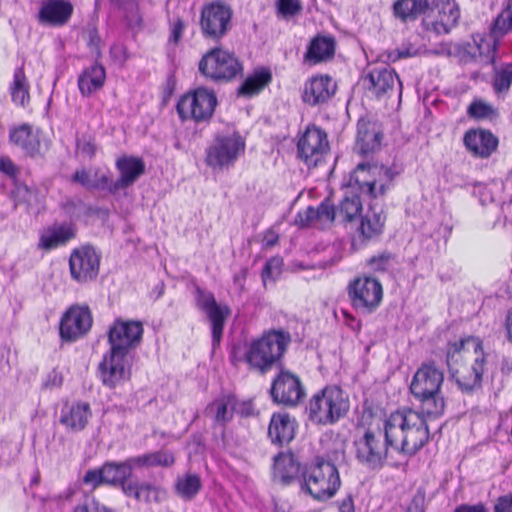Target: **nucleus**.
I'll return each instance as SVG.
<instances>
[{
	"label": "nucleus",
	"instance_id": "obj_1",
	"mask_svg": "<svg viewBox=\"0 0 512 512\" xmlns=\"http://www.w3.org/2000/svg\"><path fill=\"white\" fill-rule=\"evenodd\" d=\"M488 356L479 337L468 336L447 344L446 364L461 393L472 396L482 390Z\"/></svg>",
	"mask_w": 512,
	"mask_h": 512
},
{
	"label": "nucleus",
	"instance_id": "obj_2",
	"mask_svg": "<svg viewBox=\"0 0 512 512\" xmlns=\"http://www.w3.org/2000/svg\"><path fill=\"white\" fill-rule=\"evenodd\" d=\"M335 207L337 222L346 229L355 230L363 241L375 240L382 235L386 215L383 210L375 211L371 205L367 212L362 215L363 207L359 194L345 195Z\"/></svg>",
	"mask_w": 512,
	"mask_h": 512
},
{
	"label": "nucleus",
	"instance_id": "obj_3",
	"mask_svg": "<svg viewBox=\"0 0 512 512\" xmlns=\"http://www.w3.org/2000/svg\"><path fill=\"white\" fill-rule=\"evenodd\" d=\"M443 381V371L434 362H426L417 369L410 384V392L419 401L420 410L431 419L439 418L445 411V398L441 393Z\"/></svg>",
	"mask_w": 512,
	"mask_h": 512
},
{
	"label": "nucleus",
	"instance_id": "obj_4",
	"mask_svg": "<svg viewBox=\"0 0 512 512\" xmlns=\"http://www.w3.org/2000/svg\"><path fill=\"white\" fill-rule=\"evenodd\" d=\"M292 342L291 334L283 329H270L253 340L245 353L246 362L261 374L283 367L284 355Z\"/></svg>",
	"mask_w": 512,
	"mask_h": 512
},
{
	"label": "nucleus",
	"instance_id": "obj_5",
	"mask_svg": "<svg viewBox=\"0 0 512 512\" xmlns=\"http://www.w3.org/2000/svg\"><path fill=\"white\" fill-rule=\"evenodd\" d=\"M340 486V475L332 462L317 456L309 466L303 467L301 489L315 500L331 499Z\"/></svg>",
	"mask_w": 512,
	"mask_h": 512
},
{
	"label": "nucleus",
	"instance_id": "obj_6",
	"mask_svg": "<svg viewBox=\"0 0 512 512\" xmlns=\"http://www.w3.org/2000/svg\"><path fill=\"white\" fill-rule=\"evenodd\" d=\"M350 409L349 398L336 385L324 387L312 396L307 407L309 419L319 425H333L346 417Z\"/></svg>",
	"mask_w": 512,
	"mask_h": 512
},
{
	"label": "nucleus",
	"instance_id": "obj_7",
	"mask_svg": "<svg viewBox=\"0 0 512 512\" xmlns=\"http://www.w3.org/2000/svg\"><path fill=\"white\" fill-rule=\"evenodd\" d=\"M135 463L133 457L123 461H105L101 467L89 469L83 477V483L97 488L102 485L119 487L123 492V487L130 485L133 479V470Z\"/></svg>",
	"mask_w": 512,
	"mask_h": 512
},
{
	"label": "nucleus",
	"instance_id": "obj_8",
	"mask_svg": "<svg viewBox=\"0 0 512 512\" xmlns=\"http://www.w3.org/2000/svg\"><path fill=\"white\" fill-rule=\"evenodd\" d=\"M355 458L370 470H380L387 463L389 449L382 435V430L377 431L367 428L361 436L353 441Z\"/></svg>",
	"mask_w": 512,
	"mask_h": 512
},
{
	"label": "nucleus",
	"instance_id": "obj_9",
	"mask_svg": "<svg viewBox=\"0 0 512 512\" xmlns=\"http://www.w3.org/2000/svg\"><path fill=\"white\" fill-rule=\"evenodd\" d=\"M233 10L223 1L217 0L203 5L200 15V30L207 40L218 42L232 28Z\"/></svg>",
	"mask_w": 512,
	"mask_h": 512
},
{
	"label": "nucleus",
	"instance_id": "obj_10",
	"mask_svg": "<svg viewBox=\"0 0 512 512\" xmlns=\"http://www.w3.org/2000/svg\"><path fill=\"white\" fill-rule=\"evenodd\" d=\"M216 106L217 97L214 91L198 87L179 99L176 110L182 121L192 119L199 123L209 121Z\"/></svg>",
	"mask_w": 512,
	"mask_h": 512
},
{
	"label": "nucleus",
	"instance_id": "obj_11",
	"mask_svg": "<svg viewBox=\"0 0 512 512\" xmlns=\"http://www.w3.org/2000/svg\"><path fill=\"white\" fill-rule=\"evenodd\" d=\"M199 71L214 81H229L242 72L243 67L234 53L213 48L199 61Z\"/></svg>",
	"mask_w": 512,
	"mask_h": 512
},
{
	"label": "nucleus",
	"instance_id": "obj_12",
	"mask_svg": "<svg viewBox=\"0 0 512 512\" xmlns=\"http://www.w3.org/2000/svg\"><path fill=\"white\" fill-rule=\"evenodd\" d=\"M347 294L352 307L364 314H371L380 306L383 288L379 280L373 277H358L347 287Z\"/></svg>",
	"mask_w": 512,
	"mask_h": 512
},
{
	"label": "nucleus",
	"instance_id": "obj_13",
	"mask_svg": "<svg viewBox=\"0 0 512 512\" xmlns=\"http://www.w3.org/2000/svg\"><path fill=\"white\" fill-rule=\"evenodd\" d=\"M269 395L274 404L296 407L304 400L306 391L300 378L283 366L272 380Z\"/></svg>",
	"mask_w": 512,
	"mask_h": 512
},
{
	"label": "nucleus",
	"instance_id": "obj_14",
	"mask_svg": "<svg viewBox=\"0 0 512 512\" xmlns=\"http://www.w3.org/2000/svg\"><path fill=\"white\" fill-rule=\"evenodd\" d=\"M245 149V142L238 132L232 135H216L213 143L206 149V164L213 169L232 166L239 154Z\"/></svg>",
	"mask_w": 512,
	"mask_h": 512
},
{
	"label": "nucleus",
	"instance_id": "obj_15",
	"mask_svg": "<svg viewBox=\"0 0 512 512\" xmlns=\"http://www.w3.org/2000/svg\"><path fill=\"white\" fill-rule=\"evenodd\" d=\"M133 356L120 352L119 348L109 349L98 365V376L105 387L110 389L131 379Z\"/></svg>",
	"mask_w": 512,
	"mask_h": 512
},
{
	"label": "nucleus",
	"instance_id": "obj_16",
	"mask_svg": "<svg viewBox=\"0 0 512 512\" xmlns=\"http://www.w3.org/2000/svg\"><path fill=\"white\" fill-rule=\"evenodd\" d=\"M195 302L199 310L206 313L211 323L212 348L220 346L226 320L231 314L227 305H219L214 294L200 286L195 287Z\"/></svg>",
	"mask_w": 512,
	"mask_h": 512
},
{
	"label": "nucleus",
	"instance_id": "obj_17",
	"mask_svg": "<svg viewBox=\"0 0 512 512\" xmlns=\"http://www.w3.org/2000/svg\"><path fill=\"white\" fill-rule=\"evenodd\" d=\"M427 415L422 410L415 411L405 408L406 434L401 445V454L406 457L415 456L429 441L430 432Z\"/></svg>",
	"mask_w": 512,
	"mask_h": 512
},
{
	"label": "nucleus",
	"instance_id": "obj_18",
	"mask_svg": "<svg viewBox=\"0 0 512 512\" xmlns=\"http://www.w3.org/2000/svg\"><path fill=\"white\" fill-rule=\"evenodd\" d=\"M143 333L144 328L141 321L118 318L109 328L110 349L119 348L121 353L133 356V351L142 342Z\"/></svg>",
	"mask_w": 512,
	"mask_h": 512
},
{
	"label": "nucleus",
	"instance_id": "obj_19",
	"mask_svg": "<svg viewBox=\"0 0 512 512\" xmlns=\"http://www.w3.org/2000/svg\"><path fill=\"white\" fill-rule=\"evenodd\" d=\"M328 151L327 133L316 125H308L297 142L298 157L308 167H316Z\"/></svg>",
	"mask_w": 512,
	"mask_h": 512
},
{
	"label": "nucleus",
	"instance_id": "obj_20",
	"mask_svg": "<svg viewBox=\"0 0 512 512\" xmlns=\"http://www.w3.org/2000/svg\"><path fill=\"white\" fill-rule=\"evenodd\" d=\"M101 255L92 245L75 248L69 257V269L73 280L86 283L97 278Z\"/></svg>",
	"mask_w": 512,
	"mask_h": 512
},
{
	"label": "nucleus",
	"instance_id": "obj_21",
	"mask_svg": "<svg viewBox=\"0 0 512 512\" xmlns=\"http://www.w3.org/2000/svg\"><path fill=\"white\" fill-rule=\"evenodd\" d=\"M363 89L376 99L391 97L398 84L399 95L402 94V83L394 69L388 66L374 67L360 79Z\"/></svg>",
	"mask_w": 512,
	"mask_h": 512
},
{
	"label": "nucleus",
	"instance_id": "obj_22",
	"mask_svg": "<svg viewBox=\"0 0 512 512\" xmlns=\"http://www.w3.org/2000/svg\"><path fill=\"white\" fill-rule=\"evenodd\" d=\"M92 323V314L87 305H73L61 317L60 337L66 342H75L89 332Z\"/></svg>",
	"mask_w": 512,
	"mask_h": 512
},
{
	"label": "nucleus",
	"instance_id": "obj_23",
	"mask_svg": "<svg viewBox=\"0 0 512 512\" xmlns=\"http://www.w3.org/2000/svg\"><path fill=\"white\" fill-rule=\"evenodd\" d=\"M379 168L377 164L360 163L350 175L349 185L357 186L358 190L372 199L384 196L390 186L384 182L379 183Z\"/></svg>",
	"mask_w": 512,
	"mask_h": 512
},
{
	"label": "nucleus",
	"instance_id": "obj_24",
	"mask_svg": "<svg viewBox=\"0 0 512 512\" xmlns=\"http://www.w3.org/2000/svg\"><path fill=\"white\" fill-rule=\"evenodd\" d=\"M382 139L383 132L376 122L365 118L358 120L355 149L361 156L366 157L378 151Z\"/></svg>",
	"mask_w": 512,
	"mask_h": 512
},
{
	"label": "nucleus",
	"instance_id": "obj_25",
	"mask_svg": "<svg viewBox=\"0 0 512 512\" xmlns=\"http://www.w3.org/2000/svg\"><path fill=\"white\" fill-rule=\"evenodd\" d=\"M433 14V22L437 34H448L458 24L460 8L455 0H432L429 15Z\"/></svg>",
	"mask_w": 512,
	"mask_h": 512
},
{
	"label": "nucleus",
	"instance_id": "obj_26",
	"mask_svg": "<svg viewBox=\"0 0 512 512\" xmlns=\"http://www.w3.org/2000/svg\"><path fill=\"white\" fill-rule=\"evenodd\" d=\"M115 167L120 176L116 180L114 189L122 188V190H126L133 186L146 171V165L143 159L133 155H123L119 157L115 162Z\"/></svg>",
	"mask_w": 512,
	"mask_h": 512
},
{
	"label": "nucleus",
	"instance_id": "obj_27",
	"mask_svg": "<svg viewBox=\"0 0 512 512\" xmlns=\"http://www.w3.org/2000/svg\"><path fill=\"white\" fill-rule=\"evenodd\" d=\"M73 10L68 0H46L38 12V21L53 27L63 26L71 18Z\"/></svg>",
	"mask_w": 512,
	"mask_h": 512
},
{
	"label": "nucleus",
	"instance_id": "obj_28",
	"mask_svg": "<svg viewBox=\"0 0 512 512\" xmlns=\"http://www.w3.org/2000/svg\"><path fill=\"white\" fill-rule=\"evenodd\" d=\"M336 88V83L329 75L312 77L305 84L302 99L309 105H319L327 102L335 94Z\"/></svg>",
	"mask_w": 512,
	"mask_h": 512
},
{
	"label": "nucleus",
	"instance_id": "obj_29",
	"mask_svg": "<svg viewBox=\"0 0 512 512\" xmlns=\"http://www.w3.org/2000/svg\"><path fill=\"white\" fill-rule=\"evenodd\" d=\"M296 426V420L289 413L275 412L268 426V437L273 444L283 446L294 439Z\"/></svg>",
	"mask_w": 512,
	"mask_h": 512
},
{
	"label": "nucleus",
	"instance_id": "obj_30",
	"mask_svg": "<svg viewBox=\"0 0 512 512\" xmlns=\"http://www.w3.org/2000/svg\"><path fill=\"white\" fill-rule=\"evenodd\" d=\"M76 228L72 223H54L47 227L40 235L38 247L51 251L58 247L65 246L75 238Z\"/></svg>",
	"mask_w": 512,
	"mask_h": 512
},
{
	"label": "nucleus",
	"instance_id": "obj_31",
	"mask_svg": "<svg viewBox=\"0 0 512 512\" xmlns=\"http://www.w3.org/2000/svg\"><path fill=\"white\" fill-rule=\"evenodd\" d=\"M123 494L145 504L161 503L167 496L166 490L161 486L137 479H132L130 485L123 487Z\"/></svg>",
	"mask_w": 512,
	"mask_h": 512
},
{
	"label": "nucleus",
	"instance_id": "obj_32",
	"mask_svg": "<svg viewBox=\"0 0 512 512\" xmlns=\"http://www.w3.org/2000/svg\"><path fill=\"white\" fill-rule=\"evenodd\" d=\"M405 408L392 412L384 421L382 435L388 449L392 448L401 454V445L406 434Z\"/></svg>",
	"mask_w": 512,
	"mask_h": 512
},
{
	"label": "nucleus",
	"instance_id": "obj_33",
	"mask_svg": "<svg viewBox=\"0 0 512 512\" xmlns=\"http://www.w3.org/2000/svg\"><path fill=\"white\" fill-rule=\"evenodd\" d=\"M466 148L475 156L489 157L498 147V138L489 130H469L464 135Z\"/></svg>",
	"mask_w": 512,
	"mask_h": 512
},
{
	"label": "nucleus",
	"instance_id": "obj_34",
	"mask_svg": "<svg viewBox=\"0 0 512 512\" xmlns=\"http://www.w3.org/2000/svg\"><path fill=\"white\" fill-rule=\"evenodd\" d=\"M92 411L89 403L78 401L72 405L67 403L61 410L59 422L73 432H79L85 429Z\"/></svg>",
	"mask_w": 512,
	"mask_h": 512
},
{
	"label": "nucleus",
	"instance_id": "obj_35",
	"mask_svg": "<svg viewBox=\"0 0 512 512\" xmlns=\"http://www.w3.org/2000/svg\"><path fill=\"white\" fill-rule=\"evenodd\" d=\"M273 475L283 485H289L294 480H299L302 484V471L300 463L295 459L294 455L289 453H278L273 458Z\"/></svg>",
	"mask_w": 512,
	"mask_h": 512
},
{
	"label": "nucleus",
	"instance_id": "obj_36",
	"mask_svg": "<svg viewBox=\"0 0 512 512\" xmlns=\"http://www.w3.org/2000/svg\"><path fill=\"white\" fill-rule=\"evenodd\" d=\"M336 40L331 35L318 34L313 37L304 54V61L309 64H318L334 57Z\"/></svg>",
	"mask_w": 512,
	"mask_h": 512
},
{
	"label": "nucleus",
	"instance_id": "obj_37",
	"mask_svg": "<svg viewBox=\"0 0 512 512\" xmlns=\"http://www.w3.org/2000/svg\"><path fill=\"white\" fill-rule=\"evenodd\" d=\"M106 80L104 66L95 60L92 65L85 68L78 77V88L83 97H90L102 89Z\"/></svg>",
	"mask_w": 512,
	"mask_h": 512
},
{
	"label": "nucleus",
	"instance_id": "obj_38",
	"mask_svg": "<svg viewBox=\"0 0 512 512\" xmlns=\"http://www.w3.org/2000/svg\"><path fill=\"white\" fill-rule=\"evenodd\" d=\"M432 0H396L393 4L394 16L402 22L415 21L428 15Z\"/></svg>",
	"mask_w": 512,
	"mask_h": 512
},
{
	"label": "nucleus",
	"instance_id": "obj_39",
	"mask_svg": "<svg viewBox=\"0 0 512 512\" xmlns=\"http://www.w3.org/2000/svg\"><path fill=\"white\" fill-rule=\"evenodd\" d=\"M272 81V74L268 68H260L248 76L237 89V95L250 98L259 94Z\"/></svg>",
	"mask_w": 512,
	"mask_h": 512
},
{
	"label": "nucleus",
	"instance_id": "obj_40",
	"mask_svg": "<svg viewBox=\"0 0 512 512\" xmlns=\"http://www.w3.org/2000/svg\"><path fill=\"white\" fill-rule=\"evenodd\" d=\"M235 404L236 396L226 394L210 403L206 407V413L213 414L215 423L224 427L233 419Z\"/></svg>",
	"mask_w": 512,
	"mask_h": 512
},
{
	"label": "nucleus",
	"instance_id": "obj_41",
	"mask_svg": "<svg viewBox=\"0 0 512 512\" xmlns=\"http://www.w3.org/2000/svg\"><path fill=\"white\" fill-rule=\"evenodd\" d=\"M9 138L12 143L20 146L26 154L33 156L39 152L40 141L32 134L31 127L28 124H22L12 129Z\"/></svg>",
	"mask_w": 512,
	"mask_h": 512
},
{
	"label": "nucleus",
	"instance_id": "obj_42",
	"mask_svg": "<svg viewBox=\"0 0 512 512\" xmlns=\"http://www.w3.org/2000/svg\"><path fill=\"white\" fill-rule=\"evenodd\" d=\"M12 101L25 107L30 100L29 85L24 73L23 67H18L14 71L13 82L10 86Z\"/></svg>",
	"mask_w": 512,
	"mask_h": 512
},
{
	"label": "nucleus",
	"instance_id": "obj_43",
	"mask_svg": "<svg viewBox=\"0 0 512 512\" xmlns=\"http://www.w3.org/2000/svg\"><path fill=\"white\" fill-rule=\"evenodd\" d=\"M175 493L185 501H191L202 488V482L197 474H186L178 477L174 485Z\"/></svg>",
	"mask_w": 512,
	"mask_h": 512
},
{
	"label": "nucleus",
	"instance_id": "obj_44",
	"mask_svg": "<svg viewBox=\"0 0 512 512\" xmlns=\"http://www.w3.org/2000/svg\"><path fill=\"white\" fill-rule=\"evenodd\" d=\"M135 467H170L175 462L173 453L169 451H156L139 456H133Z\"/></svg>",
	"mask_w": 512,
	"mask_h": 512
},
{
	"label": "nucleus",
	"instance_id": "obj_45",
	"mask_svg": "<svg viewBox=\"0 0 512 512\" xmlns=\"http://www.w3.org/2000/svg\"><path fill=\"white\" fill-rule=\"evenodd\" d=\"M512 84V63L503 65L496 71L493 88L496 93H502L509 90Z\"/></svg>",
	"mask_w": 512,
	"mask_h": 512
},
{
	"label": "nucleus",
	"instance_id": "obj_46",
	"mask_svg": "<svg viewBox=\"0 0 512 512\" xmlns=\"http://www.w3.org/2000/svg\"><path fill=\"white\" fill-rule=\"evenodd\" d=\"M275 6L277 15L285 19L298 15L303 8L301 0H277Z\"/></svg>",
	"mask_w": 512,
	"mask_h": 512
},
{
	"label": "nucleus",
	"instance_id": "obj_47",
	"mask_svg": "<svg viewBox=\"0 0 512 512\" xmlns=\"http://www.w3.org/2000/svg\"><path fill=\"white\" fill-rule=\"evenodd\" d=\"M74 512H114L101 504L92 496L84 495L83 499L74 508Z\"/></svg>",
	"mask_w": 512,
	"mask_h": 512
},
{
	"label": "nucleus",
	"instance_id": "obj_48",
	"mask_svg": "<svg viewBox=\"0 0 512 512\" xmlns=\"http://www.w3.org/2000/svg\"><path fill=\"white\" fill-rule=\"evenodd\" d=\"M125 21L129 29L139 31L143 27V18L139 12V7L135 3L125 6Z\"/></svg>",
	"mask_w": 512,
	"mask_h": 512
},
{
	"label": "nucleus",
	"instance_id": "obj_49",
	"mask_svg": "<svg viewBox=\"0 0 512 512\" xmlns=\"http://www.w3.org/2000/svg\"><path fill=\"white\" fill-rule=\"evenodd\" d=\"M281 266L282 259L278 257L267 260L261 272L263 283L266 284L267 280L275 281L281 274Z\"/></svg>",
	"mask_w": 512,
	"mask_h": 512
},
{
	"label": "nucleus",
	"instance_id": "obj_50",
	"mask_svg": "<svg viewBox=\"0 0 512 512\" xmlns=\"http://www.w3.org/2000/svg\"><path fill=\"white\" fill-rule=\"evenodd\" d=\"M394 255L390 252H383L377 256H373L368 260V264L375 272H387L394 260Z\"/></svg>",
	"mask_w": 512,
	"mask_h": 512
},
{
	"label": "nucleus",
	"instance_id": "obj_51",
	"mask_svg": "<svg viewBox=\"0 0 512 512\" xmlns=\"http://www.w3.org/2000/svg\"><path fill=\"white\" fill-rule=\"evenodd\" d=\"M95 140L91 135L84 134L76 138V152H80L83 156L92 159L96 154Z\"/></svg>",
	"mask_w": 512,
	"mask_h": 512
},
{
	"label": "nucleus",
	"instance_id": "obj_52",
	"mask_svg": "<svg viewBox=\"0 0 512 512\" xmlns=\"http://www.w3.org/2000/svg\"><path fill=\"white\" fill-rule=\"evenodd\" d=\"M467 113L470 117L475 119H485L491 117L493 114H495L494 108L486 104L482 101H474L472 102L468 109Z\"/></svg>",
	"mask_w": 512,
	"mask_h": 512
},
{
	"label": "nucleus",
	"instance_id": "obj_53",
	"mask_svg": "<svg viewBox=\"0 0 512 512\" xmlns=\"http://www.w3.org/2000/svg\"><path fill=\"white\" fill-rule=\"evenodd\" d=\"M116 180H113L111 173L108 171L106 173L101 174L96 181L92 183V189L107 191L111 195H116L122 188H115Z\"/></svg>",
	"mask_w": 512,
	"mask_h": 512
},
{
	"label": "nucleus",
	"instance_id": "obj_54",
	"mask_svg": "<svg viewBox=\"0 0 512 512\" xmlns=\"http://www.w3.org/2000/svg\"><path fill=\"white\" fill-rule=\"evenodd\" d=\"M14 189L12 190V196L16 204L31 202L33 196V190L25 183L20 182L18 179L13 181Z\"/></svg>",
	"mask_w": 512,
	"mask_h": 512
},
{
	"label": "nucleus",
	"instance_id": "obj_55",
	"mask_svg": "<svg viewBox=\"0 0 512 512\" xmlns=\"http://www.w3.org/2000/svg\"><path fill=\"white\" fill-rule=\"evenodd\" d=\"M316 209L317 219L326 220L328 222L337 221V211L335 205L329 198H325Z\"/></svg>",
	"mask_w": 512,
	"mask_h": 512
},
{
	"label": "nucleus",
	"instance_id": "obj_56",
	"mask_svg": "<svg viewBox=\"0 0 512 512\" xmlns=\"http://www.w3.org/2000/svg\"><path fill=\"white\" fill-rule=\"evenodd\" d=\"M317 212L313 206L307 207L304 211H299L295 216V224L301 228L311 226L317 221Z\"/></svg>",
	"mask_w": 512,
	"mask_h": 512
},
{
	"label": "nucleus",
	"instance_id": "obj_57",
	"mask_svg": "<svg viewBox=\"0 0 512 512\" xmlns=\"http://www.w3.org/2000/svg\"><path fill=\"white\" fill-rule=\"evenodd\" d=\"M457 51L465 61L475 60L481 54L480 46L475 41L461 44Z\"/></svg>",
	"mask_w": 512,
	"mask_h": 512
},
{
	"label": "nucleus",
	"instance_id": "obj_58",
	"mask_svg": "<svg viewBox=\"0 0 512 512\" xmlns=\"http://www.w3.org/2000/svg\"><path fill=\"white\" fill-rule=\"evenodd\" d=\"M101 38L99 36L98 30L96 28H92L88 31V41L87 45L94 55L95 60H99L102 57L101 52Z\"/></svg>",
	"mask_w": 512,
	"mask_h": 512
},
{
	"label": "nucleus",
	"instance_id": "obj_59",
	"mask_svg": "<svg viewBox=\"0 0 512 512\" xmlns=\"http://www.w3.org/2000/svg\"><path fill=\"white\" fill-rule=\"evenodd\" d=\"M379 168V183L384 182L387 184V182H392L396 176H398L402 172V168L398 167L397 165L393 164L390 167H386L384 165H378Z\"/></svg>",
	"mask_w": 512,
	"mask_h": 512
},
{
	"label": "nucleus",
	"instance_id": "obj_60",
	"mask_svg": "<svg viewBox=\"0 0 512 512\" xmlns=\"http://www.w3.org/2000/svg\"><path fill=\"white\" fill-rule=\"evenodd\" d=\"M0 171L12 179V181L17 180L20 173L19 168L7 156L0 157Z\"/></svg>",
	"mask_w": 512,
	"mask_h": 512
},
{
	"label": "nucleus",
	"instance_id": "obj_61",
	"mask_svg": "<svg viewBox=\"0 0 512 512\" xmlns=\"http://www.w3.org/2000/svg\"><path fill=\"white\" fill-rule=\"evenodd\" d=\"M387 60L389 62H396L404 58L412 57L416 54V50L412 47L395 48L387 51Z\"/></svg>",
	"mask_w": 512,
	"mask_h": 512
},
{
	"label": "nucleus",
	"instance_id": "obj_62",
	"mask_svg": "<svg viewBox=\"0 0 512 512\" xmlns=\"http://www.w3.org/2000/svg\"><path fill=\"white\" fill-rule=\"evenodd\" d=\"M184 29L185 23L183 19L181 17H177L171 27V33L168 40L169 44L172 43L175 46L178 45L182 38Z\"/></svg>",
	"mask_w": 512,
	"mask_h": 512
},
{
	"label": "nucleus",
	"instance_id": "obj_63",
	"mask_svg": "<svg viewBox=\"0 0 512 512\" xmlns=\"http://www.w3.org/2000/svg\"><path fill=\"white\" fill-rule=\"evenodd\" d=\"M494 27L502 33L508 32L512 28V17L503 10L495 19Z\"/></svg>",
	"mask_w": 512,
	"mask_h": 512
},
{
	"label": "nucleus",
	"instance_id": "obj_64",
	"mask_svg": "<svg viewBox=\"0 0 512 512\" xmlns=\"http://www.w3.org/2000/svg\"><path fill=\"white\" fill-rule=\"evenodd\" d=\"M495 512H512V495L500 496L494 506Z\"/></svg>",
	"mask_w": 512,
	"mask_h": 512
}]
</instances>
